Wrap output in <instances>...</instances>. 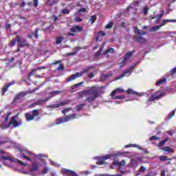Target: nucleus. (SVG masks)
Returning <instances> with one entry per match:
<instances>
[{
    "mask_svg": "<svg viewBox=\"0 0 176 176\" xmlns=\"http://www.w3.org/2000/svg\"><path fill=\"white\" fill-rule=\"evenodd\" d=\"M78 96L80 98L82 97H87L85 101L91 104L96 101V98H98L100 97V93L98 92V89L96 87H92L90 89L84 90L78 92Z\"/></svg>",
    "mask_w": 176,
    "mask_h": 176,
    "instance_id": "1",
    "label": "nucleus"
},
{
    "mask_svg": "<svg viewBox=\"0 0 176 176\" xmlns=\"http://www.w3.org/2000/svg\"><path fill=\"white\" fill-rule=\"evenodd\" d=\"M74 119H76V114L72 113L69 116H66L63 118H59L56 119V124H61V123H65L67 122H69V120H72Z\"/></svg>",
    "mask_w": 176,
    "mask_h": 176,
    "instance_id": "2",
    "label": "nucleus"
},
{
    "mask_svg": "<svg viewBox=\"0 0 176 176\" xmlns=\"http://www.w3.org/2000/svg\"><path fill=\"white\" fill-rule=\"evenodd\" d=\"M21 124V122H19V121L16 120V117H12L8 125L5 124V123L1 124V129H9L12 125L13 127H19Z\"/></svg>",
    "mask_w": 176,
    "mask_h": 176,
    "instance_id": "3",
    "label": "nucleus"
},
{
    "mask_svg": "<svg viewBox=\"0 0 176 176\" xmlns=\"http://www.w3.org/2000/svg\"><path fill=\"white\" fill-rule=\"evenodd\" d=\"M1 158L3 159V160H9V162H11L12 163H19L20 166H23V167H26L27 166V164L24 163L23 161L17 160V158H14L11 156H2Z\"/></svg>",
    "mask_w": 176,
    "mask_h": 176,
    "instance_id": "4",
    "label": "nucleus"
},
{
    "mask_svg": "<svg viewBox=\"0 0 176 176\" xmlns=\"http://www.w3.org/2000/svg\"><path fill=\"white\" fill-rule=\"evenodd\" d=\"M159 91L156 92L155 94H153L151 97L148 98V101H155V100H159L163 96H164V93L160 94V95H157Z\"/></svg>",
    "mask_w": 176,
    "mask_h": 176,
    "instance_id": "5",
    "label": "nucleus"
},
{
    "mask_svg": "<svg viewBox=\"0 0 176 176\" xmlns=\"http://www.w3.org/2000/svg\"><path fill=\"white\" fill-rule=\"evenodd\" d=\"M31 92L30 91H23L21 92H19L18 94L16 95L14 100H21V98H23V97H25L27 94H30Z\"/></svg>",
    "mask_w": 176,
    "mask_h": 176,
    "instance_id": "6",
    "label": "nucleus"
},
{
    "mask_svg": "<svg viewBox=\"0 0 176 176\" xmlns=\"http://www.w3.org/2000/svg\"><path fill=\"white\" fill-rule=\"evenodd\" d=\"M82 76V73L77 72L75 74L71 75L69 78L66 79V82H71L72 80H75L76 78H80Z\"/></svg>",
    "mask_w": 176,
    "mask_h": 176,
    "instance_id": "7",
    "label": "nucleus"
},
{
    "mask_svg": "<svg viewBox=\"0 0 176 176\" xmlns=\"http://www.w3.org/2000/svg\"><path fill=\"white\" fill-rule=\"evenodd\" d=\"M16 41L19 43V47H24V46H27V41L23 38H20L19 36H16Z\"/></svg>",
    "mask_w": 176,
    "mask_h": 176,
    "instance_id": "8",
    "label": "nucleus"
},
{
    "mask_svg": "<svg viewBox=\"0 0 176 176\" xmlns=\"http://www.w3.org/2000/svg\"><path fill=\"white\" fill-rule=\"evenodd\" d=\"M133 54H134V51L129 52L128 53H126L124 56L123 60H122V64H126V63L127 62V60H129V58H130V57H132Z\"/></svg>",
    "mask_w": 176,
    "mask_h": 176,
    "instance_id": "9",
    "label": "nucleus"
},
{
    "mask_svg": "<svg viewBox=\"0 0 176 176\" xmlns=\"http://www.w3.org/2000/svg\"><path fill=\"white\" fill-rule=\"evenodd\" d=\"M15 82L12 81L10 83H8L7 85L4 86L2 89V92L1 94L2 96H5V93H6V91H8V89H9V87H10V86H12V85H14Z\"/></svg>",
    "mask_w": 176,
    "mask_h": 176,
    "instance_id": "10",
    "label": "nucleus"
},
{
    "mask_svg": "<svg viewBox=\"0 0 176 176\" xmlns=\"http://www.w3.org/2000/svg\"><path fill=\"white\" fill-rule=\"evenodd\" d=\"M135 41H136V42H138L139 43H146V38L141 36H135Z\"/></svg>",
    "mask_w": 176,
    "mask_h": 176,
    "instance_id": "11",
    "label": "nucleus"
},
{
    "mask_svg": "<svg viewBox=\"0 0 176 176\" xmlns=\"http://www.w3.org/2000/svg\"><path fill=\"white\" fill-rule=\"evenodd\" d=\"M81 31H83V28L80 27L79 25H76L74 26L72 29H71V32H81Z\"/></svg>",
    "mask_w": 176,
    "mask_h": 176,
    "instance_id": "12",
    "label": "nucleus"
},
{
    "mask_svg": "<svg viewBox=\"0 0 176 176\" xmlns=\"http://www.w3.org/2000/svg\"><path fill=\"white\" fill-rule=\"evenodd\" d=\"M50 98H52V97L49 96V97L46 98L45 99L38 100L36 101L37 105H43V104H46V102H47V101H49V100H50Z\"/></svg>",
    "mask_w": 176,
    "mask_h": 176,
    "instance_id": "13",
    "label": "nucleus"
},
{
    "mask_svg": "<svg viewBox=\"0 0 176 176\" xmlns=\"http://www.w3.org/2000/svg\"><path fill=\"white\" fill-rule=\"evenodd\" d=\"M38 170H39V164H38V163L36 162H33L32 167L30 168V171L35 172V171H38Z\"/></svg>",
    "mask_w": 176,
    "mask_h": 176,
    "instance_id": "14",
    "label": "nucleus"
},
{
    "mask_svg": "<svg viewBox=\"0 0 176 176\" xmlns=\"http://www.w3.org/2000/svg\"><path fill=\"white\" fill-rule=\"evenodd\" d=\"M167 23H176V20L175 19H164L162 21V23L160 25V26L163 27V25H166Z\"/></svg>",
    "mask_w": 176,
    "mask_h": 176,
    "instance_id": "15",
    "label": "nucleus"
},
{
    "mask_svg": "<svg viewBox=\"0 0 176 176\" xmlns=\"http://www.w3.org/2000/svg\"><path fill=\"white\" fill-rule=\"evenodd\" d=\"M162 151H164L165 152H167L168 153H174V150L168 146H166L164 147L161 148Z\"/></svg>",
    "mask_w": 176,
    "mask_h": 176,
    "instance_id": "16",
    "label": "nucleus"
},
{
    "mask_svg": "<svg viewBox=\"0 0 176 176\" xmlns=\"http://www.w3.org/2000/svg\"><path fill=\"white\" fill-rule=\"evenodd\" d=\"M25 118L27 122H30V120H34V119H35V117H34L33 115L30 114V113H26L25 114Z\"/></svg>",
    "mask_w": 176,
    "mask_h": 176,
    "instance_id": "17",
    "label": "nucleus"
},
{
    "mask_svg": "<svg viewBox=\"0 0 176 176\" xmlns=\"http://www.w3.org/2000/svg\"><path fill=\"white\" fill-rule=\"evenodd\" d=\"M132 68H134V67H132L131 68L129 69L128 70L125 71L123 72V74H122L120 76H118L117 78V79H122V78L126 76V75H127V74H130V72H131V69Z\"/></svg>",
    "mask_w": 176,
    "mask_h": 176,
    "instance_id": "18",
    "label": "nucleus"
},
{
    "mask_svg": "<svg viewBox=\"0 0 176 176\" xmlns=\"http://www.w3.org/2000/svg\"><path fill=\"white\" fill-rule=\"evenodd\" d=\"M116 93H124V90L120 89V88H118L116 89L114 91H113L111 94V97H114L115 95L116 94Z\"/></svg>",
    "mask_w": 176,
    "mask_h": 176,
    "instance_id": "19",
    "label": "nucleus"
},
{
    "mask_svg": "<svg viewBox=\"0 0 176 176\" xmlns=\"http://www.w3.org/2000/svg\"><path fill=\"white\" fill-rule=\"evenodd\" d=\"M127 94H131L132 96H141L140 94H139L137 91H135L134 90L131 89H128V90L126 91Z\"/></svg>",
    "mask_w": 176,
    "mask_h": 176,
    "instance_id": "20",
    "label": "nucleus"
},
{
    "mask_svg": "<svg viewBox=\"0 0 176 176\" xmlns=\"http://www.w3.org/2000/svg\"><path fill=\"white\" fill-rule=\"evenodd\" d=\"M83 83H84L83 82H80L77 83V84H76V85H72V87H71L72 91L73 93L75 92V91H76L77 90H76V88L79 87V86H82V85H83Z\"/></svg>",
    "mask_w": 176,
    "mask_h": 176,
    "instance_id": "21",
    "label": "nucleus"
},
{
    "mask_svg": "<svg viewBox=\"0 0 176 176\" xmlns=\"http://www.w3.org/2000/svg\"><path fill=\"white\" fill-rule=\"evenodd\" d=\"M113 164H114V166H120V167H122V166H124V164H126V161L122 160L121 162H113Z\"/></svg>",
    "mask_w": 176,
    "mask_h": 176,
    "instance_id": "22",
    "label": "nucleus"
},
{
    "mask_svg": "<svg viewBox=\"0 0 176 176\" xmlns=\"http://www.w3.org/2000/svg\"><path fill=\"white\" fill-rule=\"evenodd\" d=\"M75 49H76L75 52L68 53L67 54V56H75V54H76V53H78V52H79V50H80L81 48L79 47H76Z\"/></svg>",
    "mask_w": 176,
    "mask_h": 176,
    "instance_id": "23",
    "label": "nucleus"
},
{
    "mask_svg": "<svg viewBox=\"0 0 176 176\" xmlns=\"http://www.w3.org/2000/svg\"><path fill=\"white\" fill-rule=\"evenodd\" d=\"M64 39L65 38L63 36L56 37V45H60V43H61V42H63Z\"/></svg>",
    "mask_w": 176,
    "mask_h": 176,
    "instance_id": "24",
    "label": "nucleus"
},
{
    "mask_svg": "<svg viewBox=\"0 0 176 176\" xmlns=\"http://www.w3.org/2000/svg\"><path fill=\"white\" fill-rule=\"evenodd\" d=\"M162 27L160 25H156L155 27H153L150 29L151 32H155V31H158V30H160Z\"/></svg>",
    "mask_w": 176,
    "mask_h": 176,
    "instance_id": "25",
    "label": "nucleus"
},
{
    "mask_svg": "<svg viewBox=\"0 0 176 176\" xmlns=\"http://www.w3.org/2000/svg\"><path fill=\"white\" fill-rule=\"evenodd\" d=\"M108 53H115V50L113 48H109L103 54V56H107V54H108Z\"/></svg>",
    "mask_w": 176,
    "mask_h": 176,
    "instance_id": "26",
    "label": "nucleus"
},
{
    "mask_svg": "<svg viewBox=\"0 0 176 176\" xmlns=\"http://www.w3.org/2000/svg\"><path fill=\"white\" fill-rule=\"evenodd\" d=\"M55 3H57V1H54V0H48L47 1V5L48 6H53V5H54Z\"/></svg>",
    "mask_w": 176,
    "mask_h": 176,
    "instance_id": "27",
    "label": "nucleus"
},
{
    "mask_svg": "<svg viewBox=\"0 0 176 176\" xmlns=\"http://www.w3.org/2000/svg\"><path fill=\"white\" fill-rule=\"evenodd\" d=\"M69 102H71L70 100H66L64 102H61L59 103V107H65V105H68V104H69Z\"/></svg>",
    "mask_w": 176,
    "mask_h": 176,
    "instance_id": "28",
    "label": "nucleus"
},
{
    "mask_svg": "<svg viewBox=\"0 0 176 176\" xmlns=\"http://www.w3.org/2000/svg\"><path fill=\"white\" fill-rule=\"evenodd\" d=\"M61 93H63L62 91H53L50 92L51 96H57L58 94H61Z\"/></svg>",
    "mask_w": 176,
    "mask_h": 176,
    "instance_id": "29",
    "label": "nucleus"
},
{
    "mask_svg": "<svg viewBox=\"0 0 176 176\" xmlns=\"http://www.w3.org/2000/svg\"><path fill=\"white\" fill-rule=\"evenodd\" d=\"M46 108H52L53 109L56 108H60V104H52L50 106H47Z\"/></svg>",
    "mask_w": 176,
    "mask_h": 176,
    "instance_id": "30",
    "label": "nucleus"
},
{
    "mask_svg": "<svg viewBox=\"0 0 176 176\" xmlns=\"http://www.w3.org/2000/svg\"><path fill=\"white\" fill-rule=\"evenodd\" d=\"M137 34H138V35H146V32H141V30L140 29H138V28H135Z\"/></svg>",
    "mask_w": 176,
    "mask_h": 176,
    "instance_id": "31",
    "label": "nucleus"
},
{
    "mask_svg": "<svg viewBox=\"0 0 176 176\" xmlns=\"http://www.w3.org/2000/svg\"><path fill=\"white\" fill-rule=\"evenodd\" d=\"M69 111H72V107H69V108H66V109L62 110V113L63 115H65L66 113H68Z\"/></svg>",
    "mask_w": 176,
    "mask_h": 176,
    "instance_id": "32",
    "label": "nucleus"
},
{
    "mask_svg": "<svg viewBox=\"0 0 176 176\" xmlns=\"http://www.w3.org/2000/svg\"><path fill=\"white\" fill-rule=\"evenodd\" d=\"M164 82H166V78H162L157 82L156 86H160V85H162Z\"/></svg>",
    "mask_w": 176,
    "mask_h": 176,
    "instance_id": "33",
    "label": "nucleus"
},
{
    "mask_svg": "<svg viewBox=\"0 0 176 176\" xmlns=\"http://www.w3.org/2000/svg\"><path fill=\"white\" fill-rule=\"evenodd\" d=\"M167 159H168V157L166 156V155H160V156H159V160L161 162H166V160H167Z\"/></svg>",
    "mask_w": 176,
    "mask_h": 176,
    "instance_id": "34",
    "label": "nucleus"
},
{
    "mask_svg": "<svg viewBox=\"0 0 176 176\" xmlns=\"http://www.w3.org/2000/svg\"><path fill=\"white\" fill-rule=\"evenodd\" d=\"M174 115H175V110H173L170 113H169V114L167 116V119L168 120L171 119V117L174 116Z\"/></svg>",
    "mask_w": 176,
    "mask_h": 176,
    "instance_id": "35",
    "label": "nucleus"
},
{
    "mask_svg": "<svg viewBox=\"0 0 176 176\" xmlns=\"http://www.w3.org/2000/svg\"><path fill=\"white\" fill-rule=\"evenodd\" d=\"M32 116H34V118H35L36 116H38L39 115V110L38 109H34L32 111Z\"/></svg>",
    "mask_w": 176,
    "mask_h": 176,
    "instance_id": "36",
    "label": "nucleus"
},
{
    "mask_svg": "<svg viewBox=\"0 0 176 176\" xmlns=\"http://www.w3.org/2000/svg\"><path fill=\"white\" fill-rule=\"evenodd\" d=\"M90 20H91V24H94V23L97 20V17L96 15H92L90 16Z\"/></svg>",
    "mask_w": 176,
    "mask_h": 176,
    "instance_id": "37",
    "label": "nucleus"
},
{
    "mask_svg": "<svg viewBox=\"0 0 176 176\" xmlns=\"http://www.w3.org/2000/svg\"><path fill=\"white\" fill-rule=\"evenodd\" d=\"M17 37H16V38L14 40H12L10 42V46L12 47V46H14L16 45V42H17Z\"/></svg>",
    "mask_w": 176,
    "mask_h": 176,
    "instance_id": "38",
    "label": "nucleus"
},
{
    "mask_svg": "<svg viewBox=\"0 0 176 176\" xmlns=\"http://www.w3.org/2000/svg\"><path fill=\"white\" fill-rule=\"evenodd\" d=\"M113 27V23L112 22H109L106 26V30H109V28H112Z\"/></svg>",
    "mask_w": 176,
    "mask_h": 176,
    "instance_id": "39",
    "label": "nucleus"
},
{
    "mask_svg": "<svg viewBox=\"0 0 176 176\" xmlns=\"http://www.w3.org/2000/svg\"><path fill=\"white\" fill-rule=\"evenodd\" d=\"M145 171H146V168H145V166H141L138 170V173H145Z\"/></svg>",
    "mask_w": 176,
    "mask_h": 176,
    "instance_id": "40",
    "label": "nucleus"
},
{
    "mask_svg": "<svg viewBox=\"0 0 176 176\" xmlns=\"http://www.w3.org/2000/svg\"><path fill=\"white\" fill-rule=\"evenodd\" d=\"M85 104H78L76 106V110L77 111H80V109H82V108H83L85 107Z\"/></svg>",
    "mask_w": 176,
    "mask_h": 176,
    "instance_id": "41",
    "label": "nucleus"
},
{
    "mask_svg": "<svg viewBox=\"0 0 176 176\" xmlns=\"http://www.w3.org/2000/svg\"><path fill=\"white\" fill-rule=\"evenodd\" d=\"M163 14H164V10H162L161 12V14L160 15H158V18L157 19V23H159V19H162V17H163Z\"/></svg>",
    "mask_w": 176,
    "mask_h": 176,
    "instance_id": "42",
    "label": "nucleus"
},
{
    "mask_svg": "<svg viewBox=\"0 0 176 176\" xmlns=\"http://www.w3.org/2000/svg\"><path fill=\"white\" fill-rule=\"evenodd\" d=\"M96 164H98V166H102L104 161L100 158L98 160V162H96Z\"/></svg>",
    "mask_w": 176,
    "mask_h": 176,
    "instance_id": "43",
    "label": "nucleus"
},
{
    "mask_svg": "<svg viewBox=\"0 0 176 176\" xmlns=\"http://www.w3.org/2000/svg\"><path fill=\"white\" fill-rule=\"evenodd\" d=\"M148 10H149V8H148L147 6L143 8V13H144V14H146V13H148Z\"/></svg>",
    "mask_w": 176,
    "mask_h": 176,
    "instance_id": "44",
    "label": "nucleus"
},
{
    "mask_svg": "<svg viewBox=\"0 0 176 176\" xmlns=\"http://www.w3.org/2000/svg\"><path fill=\"white\" fill-rule=\"evenodd\" d=\"M83 19H80L79 16H76L74 19V21H76V23H80Z\"/></svg>",
    "mask_w": 176,
    "mask_h": 176,
    "instance_id": "45",
    "label": "nucleus"
},
{
    "mask_svg": "<svg viewBox=\"0 0 176 176\" xmlns=\"http://www.w3.org/2000/svg\"><path fill=\"white\" fill-rule=\"evenodd\" d=\"M103 50V48H100L95 54L96 57H98L101 54V52Z\"/></svg>",
    "mask_w": 176,
    "mask_h": 176,
    "instance_id": "46",
    "label": "nucleus"
},
{
    "mask_svg": "<svg viewBox=\"0 0 176 176\" xmlns=\"http://www.w3.org/2000/svg\"><path fill=\"white\" fill-rule=\"evenodd\" d=\"M89 71H90V68H87V69H84L82 72H80L79 74H82V76L83 74H87V72H89Z\"/></svg>",
    "mask_w": 176,
    "mask_h": 176,
    "instance_id": "47",
    "label": "nucleus"
},
{
    "mask_svg": "<svg viewBox=\"0 0 176 176\" xmlns=\"http://www.w3.org/2000/svg\"><path fill=\"white\" fill-rule=\"evenodd\" d=\"M62 13H63L64 14H69V10H68V9H63V10H62Z\"/></svg>",
    "mask_w": 176,
    "mask_h": 176,
    "instance_id": "48",
    "label": "nucleus"
},
{
    "mask_svg": "<svg viewBox=\"0 0 176 176\" xmlns=\"http://www.w3.org/2000/svg\"><path fill=\"white\" fill-rule=\"evenodd\" d=\"M100 159L103 162H105V160H107V159H109V155L102 156V157H100Z\"/></svg>",
    "mask_w": 176,
    "mask_h": 176,
    "instance_id": "49",
    "label": "nucleus"
},
{
    "mask_svg": "<svg viewBox=\"0 0 176 176\" xmlns=\"http://www.w3.org/2000/svg\"><path fill=\"white\" fill-rule=\"evenodd\" d=\"M35 36V32H32L31 33L28 34V38H30V39H32V36Z\"/></svg>",
    "mask_w": 176,
    "mask_h": 176,
    "instance_id": "50",
    "label": "nucleus"
},
{
    "mask_svg": "<svg viewBox=\"0 0 176 176\" xmlns=\"http://www.w3.org/2000/svg\"><path fill=\"white\" fill-rule=\"evenodd\" d=\"M48 171H49V168H44V170H42L43 175H45V174H47Z\"/></svg>",
    "mask_w": 176,
    "mask_h": 176,
    "instance_id": "51",
    "label": "nucleus"
},
{
    "mask_svg": "<svg viewBox=\"0 0 176 176\" xmlns=\"http://www.w3.org/2000/svg\"><path fill=\"white\" fill-rule=\"evenodd\" d=\"M57 70L58 71H64V67H63V64H60L58 65Z\"/></svg>",
    "mask_w": 176,
    "mask_h": 176,
    "instance_id": "52",
    "label": "nucleus"
},
{
    "mask_svg": "<svg viewBox=\"0 0 176 176\" xmlns=\"http://www.w3.org/2000/svg\"><path fill=\"white\" fill-rule=\"evenodd\" d=\"M166 142H167V139H165V140H162V142H160L158 144V146H162V145H163L164 144H166Z\"/></svg>",
    "mask_w": 176,
    "mask_h": 176,
    "instance_id": "53",
    "label": "nucleus"
},
{
    "mask_svg": "<svg viewBox=\"0 0 176 176\" xmlns=\"http://www.w3.org/2000/svg\"><path fill=\"white\" fill-rule=\"evenodd\" d=\"M124 96H114V98L116 100H123V98H124Z\"/></svg>",
    "mask_w": 176,
    "mask_h": 176,
    "instance_id": "54",
    "label": "nucleus"
},
{
    "mask_svg": "<svg viewBox=\"0 0 176 176\" xmlns=\"http://www.w3.org/2000/svg\"><path fill=\"white\" fill-rule=\"evenodd\" d=\"M21 156H22V157H23V159H25L26 160H28L29 162H31V160H32L31 158L24 155V154H22Z\"/></svg>",
    "mask_w": 176,
    "mask_h": 176,
    "instance_id": "55",
    "label": "nucleus"
},
{
    "mask_svg": "<svg viewBox=\"0 0 176 176\" xmlns=\"http://www.w3.org/2000/svg\"><path fill=\"white\" fill-rule=\"evenodd\" d=\"M38 1L39 0H34V8L38 7Z\"/></svg>",
    "mask_w": 176,
    "mask_h": 176,
    "instance_id": "56",
    "label": "nucleus"
},
{
    "mask_svg": "<svg viewBox=\"0 0 176 176\" xmlns=\"http://www.w3.org/2000/svg\"><path fill=\"white\" fill-rule=\"evenodd\" d=\"M98 34H99V36H105L106 34L103 31H100L99 32Z\"/></svg>",
    "mask_w": 176,
    "mask_h": 176,
    "instance_id": "57",
    "label": "nucleus"
},
{
    "mask_svg": "<svg viewBox=\"0 0 176 176\" xmlns=\"http://www.w3.org/2000/svg\"><path fill=\"white\" fill-rule=\"evenodd\" d=\"M81 174H84L85 175H88V174H90V171L89 170H84L81 173Z\"/></svg>",
    "mask_w": 176,
    "mask_h": 176,
    "instance_id": "58",
    "label": "nucleus"
},
{
    "mask_svg": "<svg viewBox=\"0 0 176 176\" xmlns=\"http://www.w3.org/2000/svg\"><path fill=\"white\" fill-rule=\"evenodd\" d=\"M88 77L90 78V79H93V78H94V74L93 73H89L88 74Z\"/></svg>",
    "mask_w": 176,
    "mask_h": 176,
    "instance_id": "59",
    "label": "nucleus"
},
{
    "mask_svg": "<svg viewBox=\"0 0 176 176\" xmlns=\"http://www.w3.org/2000/svg\"><path fill=\"white\" fill-rule=\"evenodd\" d=\"M79 13H85L86 12V8H81L78 10Z\"/></svg>",
    "mask_w": 176,
    "mask_h": 176,
    "instance_id": "60",
    "label": "nucleus"
},
{
    "mask_svg": "<svg viewBox=\"0 0 176 176\" xmlns=\"http://www.w3.org/2000/svg\"><path fill=\"white\" fill-rule=\"evenodd\" d=\"M10 115H12V113H8L7 116L6 117V122H8V120H9V116H10Z\"/></svg>",
    "mask_w": 176,
    "mask_h": 176,
    "instance_id": "61",
    "label": "nucleus"
},
{
    "mask_svg": "<svg viewBox=\"0 0 176 176\" xmlns=\"http://www.w3.org/2000/svg\"><path fill=\"white\" fill-rule=\"evenodd\" d=\"M150 140H159V138L156 137V136H152L150 138Z\"/></svg>",
    "mask_w": 176,
    "mask_h": 176,
    "instance_id": "62",
    "label": "nucleus"
},
{
    "mask_svg": "<svg viewBox=\"0 0 176 176\" xmlns=\"http://www.w3.org/2000/svg\"><path fill=\"white\" fill-rule=\"evenodd\" d=\"M176 72V67H175L174 69H173L171 71H170V74L172 75H174V74Z\"/></svg>",
    "mask_w": 176,
    "mask_h": 176,
    "instance_id": "63",
    "label": "nucleus"
},
{
    "mask_svg": "<svg viewBox=\"0 0 176 176\" xmlns=\"http://www.w3.org/2000/svg\"><path fill=\"white\" fill-rule=\"evenodd\" d=\"M160 176H166V170H162L161 172Z\"/></svg>",
    "mask_w": 176,
    "mask_h": 176,
    "instance_id": "64",
    "label": "nucleus"
}]
</instances>
